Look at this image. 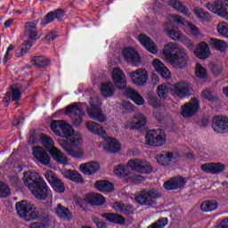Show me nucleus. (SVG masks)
<instances>
[{
  "instance_id": "obj_1",
  "label": "nucleus",
  "mask_w": 228,
  "mask_h": 228,
  "mask_svg": "<svg viewBox=\"0 0 228 228\" xmlns=\"http://www.w3.org/2000/svg\"><path fill=\"white\" fill-rule=\"evenodd\" d=\"M61 139L59 143L68 152L69 156L75 158V159H80L83 158V152L81 151H76L72 147H79L81 145V137L79 135H74V128L69 123L64 121L62 128L59 134Z\"/></svg>"
},
{
  "instance_id": "obj_2",
  "label": "nucleus",
  "mask_w": 228,
  "mask_h": 228,
  "mask_svg": "<svg viewBox=\"0 0 228 228\" xmlns=\"http://www.w3.org/2000/svg\"><path fill=\"white\" fill-rule=\"evenodd\" d=\"M23 184L28 188L37 200H47L50 188L44 178L38 177V173L23 172Z\"/></svg>"
},
{
  "instance_id": "obj_3",
  "label": "nucleus",
  "mask_w": 228,
  "mask_h": 228,
  "mask_svg": "<svg viewBox=\"0 0 228 228\" xmlns=\"http://www.w3.org/2000/svg\"><path fill=\"white\" fill-rule=\"evenodd\" d=\"M163 55L169 63L173 64L175 69H184L188 65V53L184 48H177L175 45L168 43L162 50Z\"/></svg>"
},
{
  "instance_id": "obj_4",
  "label": "nucleus",
  "mask_w": 228,
  "mask_h": 228,
  "mask_svg": "<svg viewBox=\"0 0 228 228\" xmlns=\"http://www.w3.org/2000/svg\"><path fill=\"white\" fill-rule=\"evenodd\" d=\"M15 208L19 216L26 222H32V220H38L40 218V210L28 202V200L17 202Z\"/></svg>"
},
{
  "instance_id": "obj_5",
  "label": "nucleus",
  "mask_w": 228,
  "mask_h": 228,
  "mask_svg": "<svg viewBox=\"0 0 228 228\" xmlns=\"http://www.w3.org/2000/svg\"><path fill=\"white\" fill-rule=\"evenodd\" d=\"M158 199H161V192L158 189H143L135 197L140 206H156Z\"/></svg>"
},
{
  "instance_id": "obj_6",
  "label": "nucleus",
  "mask_w": 228,
  "mask_h": 228,
  "mask_svg": "<svg viewBox=\"0 0 228 228\" xmlns=\"http://www.w3.org/2000/svg\"><path fill=\"white\" fill-rule=\"evenodd\" d=\"M101 104L102 103L99 98H91L90 106L86 108V112L88 117L93 118V120H96L100 124H104V122L108 121V118L106 114L102 113Z\"/></svg>"
},
{
  "instance_id": "obj_7",
  "label": "nucleus",
  "mask_w": 228,
  "mask_h": 228,
  "mask_svg": "<svg viewBox=\"0 0 228 228\" xmlns=\"http://www.w3.org/2000/svg\"><path fill=\"white\" fill-rule=\"evenodd\" d=\"M146 145L163 147L167 143V134L163 129H151L145 135Z\"/></svg>"
},
{
  "instance_id": "obj_8",
  "label": "nucleus",
  "mask_w": 228,
  "mask_h": 228,
  "mask_svg": "<svg viewBox=\"0 0 228 228\" xmlns=\"http://www.w3.org/2000/svg\"><path fill=\"white\" fill-rule=\"evenodd\" d=\"M199 110H200V101L197 97H192L181 106L180 113L183 118H191L199 113Z\"/></svg>"
},
{
  "instance_id": "obj_9",
  "label": "nucleus",
  "mask_w": 228,
  "mask_h": 228,
  "mask_svg": "<svg viewBox=\"0 0 228 228\" xmlns=\"http://www.w3.org/2000/svg\"><path fill=\"white\" fill-rule=\"evenodd\" d=\"M65 115L70 117L73 125L77 126H81V122H83V117L85 116V112L83 111V108L79 106V103L75 102L66 107Z\"/></svg>"
},
{
  "instance_id": "obj_10",
  "label": "nucleus",
  "mask_w": 228,
  "mask_h": 228,
  "mask_svg": "<svg viewBox=\"0 0 228 228\" xmlns=\"http://www.w3.org/2000/svg\"><path fill=\"white\" fill-rule=\"evenodd\" d=\"M127 167L134 172H139V174H151L152 172V166L151 163L141 159H132L127 162Z\"/></svg>"
},
{
  "instance_id": "obj_11",
  "label": "nucleus",
  "mask_w": 228,
  "mask_h": 228,
  "mask_svg": "<svg viewBox=\"0 0 228 228\" xmlns=\"http://www.w3.org/2000/svg\"><path fill=\"white\" fill-rule=\"evenodd\" d=\"M38 22L40 20H33L31 21H26L24 26V35L29 40L33 42H37V40H40L42 38V33H39L38 28Z\"/></svg>"
},
{
  "instance_id": "obj_12",
  "label": "nucleus",
  "mask_w": 228,
  "mask_h": 228,
  "mask_svg": "<svg viewBox=\"0 0 228 228\" xmlns=\"http://www.w3.org/2000/svg\"><path fill=\"white\" fill-rule=\"evenodd\" d=\"M207 8L212 13L221 15L228 20V0H217L214 4H208Z\"/></svg>"
},
{
  "instance_id": "obj_13",
  "label": "nucleus",
  "mask_w": 228,
  "mask_h": 228,
  "mask_svg": "<svg viewBox=\"0 0 228 228\" xmlns=\"http://www.w3.org/2000/svg\"><path fill=\"white\" fill-rule=\"evenodd\" d=\"M22 99V91L19 86H9L3 98L5 106H10V102H19Z\"/></svg>"
},
{
  "instance_id": "obj_14",
  "label": "nucleus",
  "mask_w": 228,
  "mask_h": 228,
  "mask_svg": "<svg viewBox=\"0 0 228 228\" xmlns=\"http://www.w3.org/2000/svg\"><path fill=\"white\" fill-rule=\"evenodd\" d=\"M102 139H103V142H102V147L103 151H106V152L117 154V152H118L120 149H122V145L120 144V142H118V140L113 137L108 136L107 134L106 135H104V137H102Z\"/></svg>"
},
{
  "instance_id": "obj_15",
  "label": "nucleus",
  "mask_w": 228,
  "mask_h": 228,
  "mask_svg": "<svg viewBox=\"0 0 228 228\" xmlns=\"http://www.w3.org/2000/svg\"><path fill=\"white\" fill-rule=\"evenodd\" d=\"M63 17H65V10H63L62 8H58L56 10L47 12L41 20L40 26H42V28H45L47 24L54 22V19H56L60 22L62 20Z\"/></svg>"
},
{
  "instance_id": "obj_16",
  "label": "nucleus",
  "mask_w": 228,
  "mask_h": 228,
  "mask_svg": "<svg viewBox=\"0 0 228 228\" xmlns=\"http://www.w3.org/2000/svg\"><path fill=\"white\" fill-rule=\"evenodd\" d=\"M212 129L218 134L228 133V118L224 116H214L212 118Z\"/></svg>"
},
{
  "instance_id": "obj_17",
  "label": "nucleus",
  "mask_w": 228,
  "mask_h": 228,
  "mask_svg": "<svg viewBox=\"0 0 228 228\" xmlns=\"http://www.w3.org/2000/svg\"><path fill=\"white\" fill-rule=\"evenodd\" d=\"M123 56L125 58V61L130 63L134 67H138L142 64V57H140V53L136 52V50L133 47H126L123 50Z\"/></svg>"
},
{
  "instance_id": "obj_18",
  "label": "nucleus",
  "mask_w": 228,
  "mask_h": 228,
  "mask_svg": "<svg viewBox=\"0 0 228 228\" xmlns=\"http://www.w3.org/2000/svg\"><path fill=\"white\" fill-rule=\"evenodd\" d=\"M179 161V155L170 151H164L157 156V162L162 167H170Z\"/></svg>"
},
{
  "instance_id": "obj_19",
  "label": "nucleus",
  "mask_w": 228,
  "mask_h": 228,
  "mask_svg": "<svg viewBox=\"0 0 228 228\" xmlns=\"http://www.w3.org/2000/svg\"><path fill=\"white\" fill-rule=\"evenodd\" d=\"M130 77L136 86H143L149 79V73L144 69H138L130 73Z\"/></svg>"
},
{
  "instance_id": "obj_20",
  "label": "nucleus",
  "mask_w": 228,
  "mask_h": 228,
  "mask_svg": "<svg viewBox=\"0 0 228 228\" xmlns=\"http://www.w3.org/2000/svg\"><path fill=\"white\" fill-rule=\"evenodd\" d=\"M202 172H206V174H212L213 175L216 174H222V172H225V165L220 162H209L201 165Z\"/></svg>"
},
{
  "instance_id": "obj_21",
  "label": "nucleus",
  "mask_w": 228,
  "mask_h": 228,
  "mask_svg": "<svg viewBox=\"0 0 228 228\" xmlns=\"http://www.w3.org/2000/svg\"><path fill=\"white\" fill-rule=\"evenodd\" d=\"M138 41L140 42L141 45H142L144 49H146V51H148L151 54L158 53V45L147 35L140 34L138 36Z\"/></svg>"
},
{
  "instance_id": "obj_22",
  "label": "nucleus",
  "mask_w": 228,
  "mask_h": 228,
  "mask_svg": "<svg viewBox=\"0 0 228 228\" xmlns=\"http://www.w3.org/2000/svg\"><path fill=\"white\" fill-rule=\"evenodd\" d=\"M114 86H127V78L120 68H114L111 72Z\"/></svg>"
},
{
  "instance_id": "obj_23",
  "label": "nucleus",
  "mask_w": 228,
  "mask_h": 228,
  "mask_svg": "<svg viewBox=\"0 0 228 228\" xmlns=\"http://www.w3.org/2000/svg\"><path fill=\"white\" fill-rule=\"evenodd\" d=\"M33 156L38 161V163H41V165H49L51 163V157H49V154H47V151L44 150L42 147L36 146L33 148Z\"/></svg>"
},
{
  "instance_id": "obj_24",
  "label": "nucleus",
  "mask_w": 228,
  "mask_h": 228,
  "mask_svg": "<svg viewBox=\"0 0 228 228\" xmlns=\"http://www.w3.org/2000/svg\"><path fill=\"white\" fill-rule=\"evenodd\" d=\"M99 168H101V164L97 161H89L79 166L80 172L85 175H94L99 172Z\"/></svg>"
},
{
  "instance_id": "obj_25",
  "label": "nucleus",
  "mask_w": 228,
  "mask_h": 228,
  "mask_svg": "<svg viewBox=\"0 0 228 228\" xmlns=\"http://www.w3.org/2000/svg\"><path fill=\"white\" fill-rule=\"evenodd\" d=\"M186 184V179L183 176H176L164 183V188L167 191L179 190Z\"/></svg>"
},
{
  "instance_id": "obj_26",
  "label": "nucleus",
  "mask_w": 228,
  "mask_h": 228,
  "mask_svg": "<svg viewBox=\"0 0 228 228\" xmlns=\"http://www.w3.org/2000/svg\"><path fill=\"white\" fill-rule=\"evenodd\" d=\"M194 56L200 60H208L209 54H211V50L209 49V45L206 42H200L199 47L193 50Z\"/></svg>"
},
{
  "instance_id": "obj_27",
  "label": "nucleus",
  "mask_w": 228,
  "mask_h": 228,
  "mask_svg": "<svg viewBox=\"0 0 228 228\" xmlns=\"http://www.w3.org/2000/svg\"><path fill=\"white\" fill-rule=\"evenodd\" d=\"M86 202L91 206H104L106 203V198L102 194L91 192L86 195Z\"/></svg>"
},
{
  "instance_id": "obj_28",
  "label": "nucleus",
  "mask_w": 228,
  "mask_h": 228,
  "mask_svg": "<svg viewBox=\"0 0 228 228\" xmlns=\"http://www.w3.org/2000/svg\"><path fill=\"white\" fill-rule=\"evenodd\" d=\"M125 95L133 101L136 106H143V104H145V99H143V96L131 87L125 91Z\"/></svg>"
},
{
  "instance_id": "obj_29",
  "label": "nucleus",
  "mask_w": 228,
  "mask_h": 228,
  "mask_svg": "<svg viewBox=\"0 0 228 228\" xmlns=\"http://www.w3.org/2000/svg\"><path fill=\"white\" fill-rule=\"evenodd\" d=\"M86 127L96 136H101V138H104L106 136V131L99 123L95 121H86Z\"/></svg>"
},
{
  "instance_id": "obj_30",
  "label": "nucleus",
  "mask_w": 228,
  "mask_h": 228,
  "mask_svg": "<svg viewBox=\"0 0 228 228\" xmlns=\"http://www.w3.org/2000/svg\"><path fill=\"white\" fill-rule=\"evenodd\" d=\"M152 65L156 72L159 73L161 77H164V79H170V69H168L159 59H154Z\"/></svg>"
},
{
  "instance_id": "obj_31",
  "label": "nucleus",
  "mask_w": 228,
  "mask_h": 228,
  "mask_svg": "<svg viewBox=\"0 0 228 228\" xmlns=\"http://www.w3.org/2000/svg\"><path fill=\"white\" fill-rule=\"evenodd\" d=\"M94 188L98 191L111 193L115 190V184L109 180H98L94 183Z\"/></svg>"
},
{
  "instance_id": "obj_32",
  "label": "nucleus",
  "mask_w": 228,
  "mask_h": 228,
  "mask_svg": "<svg viewBox=\"0 0 228 228\" xmlns=\"http://www.w3.org/2000/svg\"><path fill=\"white\" fill-rule=\"evenodd\" d=\"M62 175L65 177V179L72 181V183H80L81 184L85 183V179L77 170L66 169L63 171Z\"/></svg>"
},
{
  "instance_id": "obj_33",
  "label": "nucleus",
  "mask_w": 228,
  "mask_h": 228,
  "mask_svg": "<svg viewBox=\"0 0 228 228\" xmlns=\"http://www.w3.org/2000/svg\"><path fill=\"white\" fill-rule=\"evenodd\" d=\"M102 216L111 224H117L118 225H124V224H126V218L120 214L103 213Z\"/></svg>"
},
{
  "instance_id": "obj_34",
  "label": "nucleus",
  "mask_w": 228,
  "mask_h": 228,
  "mask_svg": "<svg viewBox=\"0 0 228 228\" xmlns=\"http://www.w3.org/2000/svg\"><path fill=\"white\" fill-rule=\"evenodd\" d=\"M55 215H57V216L62 220L69 221L72 219V213H70L69 208L64 207L61 205V203L57 204Z\"/></svg>"
},
{
  "instance_id": "obj_35",
  "label": "nucleus",
  "mask_w": 228,
  "mask_h": 228,
  "mask_svg": "<svg viewBox=\"0 0 228 228\" xmlns=\"http://www.w3.org/2000/svg\"><path fill=\"white\" fill-rule=\"evenodd\" d=\"M173 94L176 97H180L181 99H184V97H190V95H193V87L185 86L179 88L178 86H174Z\"/></svg>"
},
{
  "instance_id": "obj_36",
  "label": "nucleus",
  "mask_w": 228,
  "mask_h": 228,
  "mask_svg": "<svg viewBox=\"0 0 228 228\" xmlns=\"http://www.w3.org/2000/svg\"><path fill=\"white\" fill-rule=\"evenodd\" d=\"M169 6H172L176 12H179V13H183L185 17H190L191 15L190 9H188L186 5H183V2L179 0H169Z\"/></svg>"
},
{
  "instance_id": "obj_37",
  "label": "nucleus",
  "mask_w": 228,
  "mask_h": 228,
  "mask_svg": "<svg viewBox=\"0 0 228 228\" xmlns=\"http://www.w3.org/2000/svg\"><path fill=\"white\" fill-rule=\"evenodd\" d=\"M50 156L59 163V165H67L69 163V159L67 157L63 156V153L57 148L53 147L50 151H48Z\"/></svg>"
},
{
  "instance_id": "obj_38",
  "label": "nucleus",
  "mask_w": 228,
  "mask_h": 228,
  "mask_svg": "<svg viewBox=\"0 0 228 228\" xmlns=\"http://www.w3.org/2000/svg\"><path fill=\"white\" fill-rule=\"evenodd\" d=\"M31 61L39 69H47L51 65V60L44 55H36L31 58Z\"/></svg>"
},
{
  "instance_id": "obj_39",
  "label": "nucleus",
  "mask_w": 228,
  "mask_h": 228,
  "mask_svg": "<svg viewBox=\"0 0 228 228\" xmlns=\"http://www.w3.org/2000/svg\"><path fill=\"white\" fill-rule=\"evenodd\" d=\"M217 208L218 202L215 200H205L200 205V209L204 213H211V211H215Z\"/></svg>"
},
{
  "instance_id": "obj_40",
  "label": "nucleus",
  "mask_w": 228,
  "mask_h": 228,
  "mask_svg": "<svg viewBox=\"0 0 228 228\" xmlns=\"http://www.w3.org/2000/svg\"><path fill=\"white\" fill-rule=\"evenodd\" d=\"M201 97L208 101V102H218L220 101L218 95L215 94L209 87L201 92Z\"/></svg>"
},
{
  "instance_id": "obj_41",
  "label": "nucleus",
  "mask_w": 228,
  "mask_h": 228,
  "mask_svg": "<svg viewBox=\"0 0 228 228\" xmlns=\"http://www.w3.org/2000/svg\"><path fill=\"white\" fill-rule=\"evenodd\" d=\"M135 120L132 122L131 129H141L147 124V118L143 114H137L134 116Z\"/></svg>"
},
{
  "instance_id": "obj_42",
  "label": "nucleus",
  "mask_w": 228,
  "mask_h": 228,
  "mask_svg": "<svg viewBox=\"0 0 228 228\" xmlns=\"http://www.w3.org/2000/svg\"><path fill=\"white\" fill-rule=\"evenodd\" d=\"M164 31L169 37V38H172V40H175V42L182 40L183 37V32H181L179 28H165Z\"/></svg>"
},
{
  "instance_id": "obj_43",
  "label": "nucleus",
  "mask_w": 228,
  "mask_h": 228,
  "mask_svg": "<svg viewBox=\"0 0 228 228\" xmlns=\"http://www.w3.org/2000/svg\"><path fill=\"white\" fill-rule=\"evenodd\" d=\"M209 44L214 49L221 51V53H224L227 49V44L224 40L210 38Z\"/></svg>"
},
{
  "instance_id": "obj_44",
  "label": "nucleus",
  "mask_w": 228,
  "mask_h": 228,
  "mask_svg": "<svg viewBox=\"0 0 228 228\" xmlns=\"http://www.w3.org/2000/svg\"><path fill=\"white\" fill-rule=\"evenodd\" d=\"M64 123L65 121L63 120H56V119L52 120L50 124V129L54 133V134H56V136L60 135V133L63 127Z\"/></svg>"
},
{
  "instance_id": "obj_45",
  "label": "nucleus",
  "mask_w": 228,
  "mask_h": 228,
  "mask_svg": "<svg viewBox=\"0 0 228 228\" xmlns=\"http://www.w3.org/2000/svg\"><path fill=\"white\" fill-rule=\"evenodd\" d=\"M51 187L55 193H65V183H63L60 178H57Z\"/></svg>"
},
{
  "instance_id": "obj_46",
  "label": "nucleus",
  "mask_w": 228,
  "mask_h": 228,
  "mask_svg": "<svg viewBox=\"0 0 228 228\" xmlns=\"http://www.w3.org/2000/svg\"><path fill=\"white\" fill-rule=\"evenodd\" d=\"M41 143L47 152H49L52 149L54 148L53 147L54 141H53V138L51 136L44 134L42 137Z\"/></svg>"
},
{
  "instance_id": "obj_47",
  "label": "nucleus",
  "mask_w": 228,
  "mask_h": 228,
  "mask_svg": "<svg viewBox=\"0 0 228 228\" xmlns=\"http://www.w3.org/2000/svg\"><path fill=\"white\" fill-rule=\"evenodd\" d=\"M195 74L196 77L199 79H206L208 77V69L200 65V63H197L195 67Z\"/></svg>"
},
{
  "instance_id": "obj_48",
  "label": "nucleus",
  "mask_w": 228,
  "mask_h": 228,
  "mask_svg": "<svg viewBox=\"0 0 228 228\" xmlns=\"http://www.w3.org/2000/svg\"><path fill=\"white\" fill-rule=\"evenodd\" d=\"M33 47V43L31 41L26 40L23 43V47H21L20 51L15 53L17 58H20V56H24V54H28L29 49Z\"/></svg>"
},
{
  "instance_id": "obj_49",
  "label": "nucleus",
  "mask_w": 228,
  "mask_h": 228,
  "mask_svg": "<svg viewBox=\"0 0 228 228\" xmlns=\"http://www.w3.org/2000/svg\"><path fill=\"white\" fill-rule=\"evenodd\" d=\"M114 174L119 177H122L123 179H127L129 177V173L126 171V167L122 164L115 167Z\"/></svg>"
},
{
  "instance_id": "obj_50",
  "label": "nucleus",
  "mask_w": 228,
  "mask_h": 228,
  "mask_svg": "<svg viewBox=\"0 0 228 228\" xmlns=\"http://www.w3.org/2000/svg\"><path fill=\"white\" fill-rule=\"evenodd\" d=\"M115 86H101L100 93L102 97H112L116 92Z\"/></svg>"
},
{
  "instance_id": "obj_51",
  "label": "nucleus",
  "mask_w": 228,
  "mask_h": 228,
  "mask_svg": "<svg viewBox=\"0 0 228 228\" xmlns=\"http://www.w3.org/2000/svg\"><path fill=\"white\" fill-rule=\"evenodd\" d=\"M11 193H12V191H11L8 184L0 181V198L6 199V198L10 197Z\"/></svg>"
},
{
  "instance_id": "obj_52",
  "label": "nucleus",
  "mask_w": 228,
  "mask_h": 228,
  "mask_svg": "<svg viewBox=\"0 0 228 228\" xmlns=\"http://www.w3.org/2000/svg\"><path fill=\"white\" fill-rule=\"evenodd\" d=\"M217 33L221 37H224L225 38H228V24L227 22L221 21L217 24Z\"/></svg>"
},
{
  "instance_id": "obj_53",
  "label": "nucleus",
  "mask_w": 228,
  "mask_h": 228,
  "mask_svg": "<svg viewBox=\"0 0 228 228\" xmlns=\"http://www.w3.org/2000/svg\"><path fill=\"white\" fill-rule=\"evenodd\" d=\"M194 13L196 16H198L199 19H201L202 20H210L211 19L209 12L204 11L202 8H195Z\"/></svg>"
},
{
  "instance_id": "obj_54",
  "label": "nucleus",
  "mask_w": 228,
  "mask_h": 228,
  "mask_svg": "<svg viewBox=\"0 0 228 228\" xmlns=\"http://www.w3.org/2000/svg\"><path fill=\"white\" fill-rule=\"evenodd\" d=\"M98 79L101 81L99 86H113V82L108 78L106 74L98 76Z\"/></svg>"
},
{
  "instance_id": "obj_55",
  "label": "nucleus",
  "mask_w": 228,
  "mask_h": 228,
  "mask_svg": "<svg viewBox=\"0 0 228 228\" xmlns=\"http://www.w3.org/2000/svg\"><path fill=\"white\" fill-rule=\"evenodd\" d=\"M122 110L123 113L129 115V113H133L134 111V105L131 103V102H123Z\"/></svg>"
},
{
  "instance_id": "obj_56",
  "label": "nucleus",
  "mask_w": 228,
  "mask_h": 228,
  "mask_svg": "<svg viewBox=\"0 0 228 228\" xmlns=\"http://www.w3.org/2000/svg\"><path fill=\"white\" fill-rule=\"evenodd\" d=\"M150 106L153 107L154 110H158V108H161V101L156 96H150L147 99Z\"/></svg>"
},
{
  "instance_id": "obj_57",
  "label": "nucleus",
  "mask_w": 228,
  "mask_h": 228,
  "mask_svg": "<svg viewBox=\"0 0 228 228\" xmlns=\"http://www.w3.org/2000/svg\"><path fill=\"white\" fill-rule=\"evenodd\" d=\"M45 178L49 183L50 186H52L54 182L59 179L58 176H56V174L53 171H48L45 174Z\"/></svg>"
},
{
  "instance_id": "obj_58",
  "label": "nucleus",
  "mask_w": 228,
  "mask_h": 228,
  "mask_svg": "<svg viewBox=\"0 0 228 228\" xmlns=\"http://www.w3.org/2000/svg\"><path fill=\"white\" fill-rule=\"evenodd\" d=\"M157 94L160 99H167L168 97V87L158 86Z\"/></svg>"
},
{
  "instance_id": "obj_59",
  "label": "nucleus",
  "mask_w": 228,
  "mask_h": 228,
  "mask_svg": "<svg viewBox=\"0 0 228 228\" xmlns=\"http://www.w3.org/2000/svg\"><path fill=\"white\" fill-rule=\"evenodd\" d=\"M180 41L182 42V44L183 45H185L187 47V49H189V51H194L195 50V45L193 44V42H191V39L183 37L182 39H180Z\"/></svg>"
},
{
  "instance_id": "obj_60",
  "label": "nucleus",
  "mask_w": 228,
  "mask_h": 228,
  "mask_svg": "<svg viewBox=\"0 0 228 228\" xmlns=\"http://www.w3.org/2000/svg\"><path fill=\"white\" fill-rule=\"evenodd\" d=\"M127 179H131V181H133V183H134L135 184H141V183H143V181H145V176L142 175H128V178Z\"/></svg>"
},
{
  "instance_id": "obj_61",
  "label": "nucleus",
  "mask_w": 228,
  "mask_h": 228,
  "mask_svg": "<svg viewBox=\"0 0 228 228\" xmlns=\"http://www.w3.org/2000/svg\"><path fill=\"white\" fill-rule=\"evenodd\" d=\"M28 143H30V145H35L36 143H37L38 137L37 135V131L35 130L29 131L28 134Z\"/></svg>"
},
{
  "instance_id": "obj_62",
  "label": "nucleus",
  "mask_w": 228,
  "mask_h": 228,
  "mask_svg": "<svg viewBox=\"0 0 228 228\" xmlns=\"http://www.w3.org/2000/svg\"><path fill=\"white\" fill-rule=\"evenodd\" d=\"M120 213H123L124 215H133L134 209L133 208V206L124 204L120 208Z\"/></svg>"
},
{
  "instance_id": "obj_63",
  "label": "nucleus",
  "mask_w": 228,
  "mask_h": 228,
  "mask_svg": "<svg viewBox=\"0 0 228 228\" xmlns=\"http://www.w3.org/2000/svg\"><path fill=\"white\" fill-rule=\"evenodd\" d=\"M92 221L96 224L97 228H108V224L105 222L101 221V218L98 216H94Z\"/></svg>"
},
{
  "instance_id": "obj_64",
  "label": "nucleus",
  "mask_w": 228,
  "mask_h": 228,
  "mask_svg": "<svg viewBox=\"0 0 228 228\" xmlns=\"http://www.w3.org/2000/svg\"><path fill=\"white\" fill-rule=\"evenodd\" d=\"M216 228H228V218L223 219Z\"/></svg>"
}]
</instances>
